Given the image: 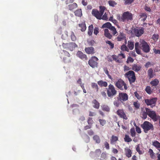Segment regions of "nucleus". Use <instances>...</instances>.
I'll use <instances>...</instances> for the list:
<instances>
[{
	"label": "nucleus",
	"instance_id": "1",
	"mask_svg": "<svg viewBox=\"0 0 160 160\" xmlns=\"http://www.w3.org/2000/svg\"><path fill=\"white\" fill-rule=\"evenodd\" d=\"M125 77L127 78L130 83L135 82L136 79L135 72L132 70H130L125 74Z\"/></svg>",
	"mask_w": 160,
	"mask_h": 160
},
{
	"label": "nucleus",
	"instance_id": "2",
	"mask_svg": "<svg viewBox=\"0 0 160 160\" xmlns=\"http://www.w3.org/2000/svg\"><path fill=\"white\" fill-rule=\"evenodd\" d=\"M141 128L143 129L145 133H147L150 130H153V126L152 124L148 121H145L141 125Z\"/></svg>",
	"mask_w": 160,
	"mask_h": 160
},
{
	"label": "nucleus",
	"instance_id": "3",
	"mask_svg": "<svg viewBox=\"0 0 160 160\" xmlns=\"http://www.w3.org/2000/svg\"><path fill=\"white\" fill-rule=\"evenodd\" d=\"M132 14L128 12H126L122 14L121 18H120V19L123 22H128L129 21L132 20Z\"/></svg>",
	"mask_w": 160,
	"mask_h": 160
},
{
	"label": "nucleus",
	"instance_id": "4",
	"mask_svg": "<svg viewBox=\"0 0 160 160\" xmlns=\"http://www.w3.org/2000/svg\"><path fill=\"white\" fill-rule=\"evenodd\" d=\"M145 110L147 112L148 115L154 121H156L159 118V116L157 115L155 112L153 111H151L150 109L145 108Z\"/></svg>",
	"mask_w": 160,
	"mask_h": 160
},
{
	"label": "nucleus",
	"instance_id": "5",
	"mask_svg": "<svg viewBox=\"0 0 160 160\" xmlns=\"http://www.w3.org/2000/svg\"><path fill=\"white\" fill-rule=\"evenodd\" d=\"M107 93L109 97H112L116 94L117 91L113 85H109L108 88L107 89Z\"/></svg>",
	"mask_w": 160,
	"mask_h": 160
},
{
	"label": "nucleus",
	"instance_id": "6",
	"mask_svg": "<svg viewBox=\"0 0 160 160\" xmlns=\"http://www.w3.org/2000/svg\"><path fill=\"white\" fill-rule=\"evenodd\" d=\"M98 60V58L95 56L92 57L88 61L89 65L92 68L97 67L98 66L97 62Z\"/></svg>",
	"mask_w": 160,
	"mask_h": 160
},
{
	"label": "nucleus",
	"instance_id": "7",
	"mask_svg": "<svg viewBox=\"0 0 160 160\" xmlns=\"http://www.w3.org/2000/svg\"><path fill=\"white\" fill-rule=\"evenodd\" d=\"M116 86L118 88L121 90H123L122 87L124 86V88L125 90H127L128 88L126 84L125 83L123 80L121 79H119L118 80L117 82L115 84Z\"/></svg>",
	"mask_w": 160,
	"mask_h": 160
},
{
	"label": "nucleus",
	"instance_id": "8",
	"mask_svg": "<svg viewBox=\"0 0 160 160\" xmlns=\"http://www.w3.org/2000/svg\"><path fill=\"white\" fill-rule=\"evenodd\" d=\"M140 43L142 45L141 48L142 50L145 52H148L150 51V48L147 42L143 40H141Z\"/></svg>",
	"mask_w": 160,
	"mask_h": 160
},
{
	"label": "nucleus",
	"instance_id": "9",
	"mask_svg": "<svg viewBox=\"0 0 160 160\" xmlns=\"http://www.w3.org/2000/svg\"><path fill=\"white\" fill-rule=\"evenodd\" d=\"M156 101L157 99L156 98L145 99V102L146 104L148 106H151V107L152 108L155 106Z\"/></svg>",
	"mask_w": 160,
	"mask_h": 160
},
{
	"label": "nucleus",
	"instance_id": "10",
	"mask_svg": "<svg viewBox=\"0 0 160 160\" xmlns=\"http://www.w3.org/2000/svg\"><path fill=\"white\" fill-rule=\"evenodd\" d=\"M117 99H119L121 101H125L128 100V96L126 93H120Z\"/></svg>",
	"mask_w": 160,
	"mask_h": 160
},
{
	"label": "nucleus",
	"instance_id": "11",
	"mask_svg": "<svg viewBox=\"0 0 160 160\" xmlns=\"http://www.w3.org/2000/svg\"><path fill=\"white\" fill-rule=\"evenodd\" d=\"M92 14L98 19H101V17L102 16V14L97 9H93L92 12Z\"/></svg>",
	"mask_w": 160,
	"mask_h": 160
},
{
	"label": "nucleus",
	"instance_id": "12",
	"mask_svg": "<svg viewBox=\"0 0 160 160\" xmlns=\"http://www.w3.org/2000/svg\"><path fill=\"white\" fill-rule=\"evenodd\" d=\"M116 113L120 118L125 120L128 119V118L122 109H118Z\"/></svg>",
	"mask_w": 160,
	"mask_h": 160
},
{
	"label": "nucleus",
	"instance_id": "13",
	"mask_svg": "<svg viewBox=\"0 0 160 160\" xmlns=\"http://www.w3.org/2000/svg\"><path fill=\"white\" fill-rule=\"evenodd\" d=\"M134 33L136 36L139 37L143 34L144 32L143 28L140 29L135 28L133 30Z\"/></svg>",
	"mask_w": 160,
	"mask_h": 160
},
{
	"label": "nucleus",
	"instance_id": "14",
	"mask_svg": "<svg viewBox=\"0 0 160 160\" xmlns=\"http://www.w3.org/2000/svg\"><path fill=\"white\" fill-rule=\"evenodd\" d=\"M76 55L78 57L82 59H88L86 55L83 54L82 52L80 51H78Z\"/></svg>",
	"mask_w": 160,
	"mask_h": 160
},
{
	"label": "nucleus",
	"instance_id": "15",
	"mask_svg": "<svg viewBox=\"0 0 160 160\" xmlns=\"http://www.w3.org/2000/svg\"><path fill=\"white\" fill-rule=\"evenodd\" d=\"M125 35L122 32H120L119 34L116 38V39L118 41H121L125 39Z\"/></svg>",
	"mask_w": 160,
	"mask_h": 160
},
{
	"label": "nucleus",
	"instance_id": "16",
	"mask_svg": "<svg viewBox=\"0 0 160 160\" xmlns=\"http://www.w3.org/2000/svg\"><path fill=\"white\" fill-rule=\"evenodd\" d=\"M85 50L86 53L88 54H92L95 53L94 48L92 47L86 48Z\"/></svg>",
	"mask_w": 160,
	"mask_h": 160
},
{
	"label": "nucleus",
	"instance_id": "17",
	"mask_svg": "<svg viewBox=\"0 0 160 160\" xmlns=\"http://www.w3.org/2000/svg\"><path fill=\"white\" fill-rule=\"evenodd\" d=\"M141 68V67L136 64H134L132 66V69L135 72H137L139 71Z\"/></svg>",
	"mask_w": 160,
	"mask_h": 160
},
{
	"label": "nucleus",
	"instance_id": "18",
	"mask_svg": "<svg viewBox=\"0 0 160 160\" xmlns=\"http://www.w3.org/2000/svg\"><path fill=\"white\" fill-rule=\"evenodd\" d=\"M104 35L105 36L109 39H111L112 37V35L110 33L109 30L108 29L104 30Z\"/></svg>",
	"mask_w": 160,
	"mask_h": 160
},
{
	"label": "nucleus",
	"instance_id": "19",
	"mask_svg": "<svg viewBox=\"0 0 160 160\" xmlns=\"http://www.w3.org/2000/svg\"><path fill=\"white\" fill-rule=\"evenodd\" d=\"M76 47H77V46L74 43L72 42L68 43V49L71 51H72Z\"/></svg>",
	"mask_w": 160,
	"mask_h": 160
},
{
	"label": "nucleus",
	"instance_id": "20",
	"mask_svg": "<svg viewBox=\"0 0 160 160\" xmlns=\"http://www.w3.org/2000/svg\"><path fill=\"white\" fill-rule=\"evenodd\" d=\"M134 46V42L131 40L129 41L128 42V47L130 49L132 50Z\"/></svg>",
	"mask_w": 160,
	"mask_h": 160
},
{
	"label": "nucleus",
	"instance_id": "21",
	"mask_svg": "<svg viewBox=\"0 0 160 160\" xmlns=\"http://www.w3.org/2000/svg\"><path fill=\"white\" fill-rule=\"evenodd\" d=\"M118 140V137L112 135L110 140L111 143L112 144H114L116 141Z\"/></svg>",
	"mask_w": 160,
	"mask_h": 160
},
{
	"label": "nucleus",
	"instance_id": "22",
	"mask_svg": "<svg viewBox=\"0 0 160 160\" xmlns=\"http://www.w3.org/2000/svg\"><path fill=\"white\" fill-rule=\"evenodd\" d=\"M74 13L76 16L81 17L82 15L81 9H79L76 10L74 12Z\"/></svg>",
	"mask_w": 160,
	"mask_h": 160
},
{
	"label": "nucleus",
	"instance_id": "23",
	"mask_svg": "<svg viewBox=\"0 0 160 160\" xmlns=\"http://www.w3.org/2000/svg\"><path fill=\"white\" fill-rule=\"evenodd\" d=\"M159 83V80L157 79H155L150 82V83L152 86H157Z\"/></svg>",
	"mask_w": 160,
	"mask_h": 160
},
{
	"label": "nucleus",
	"instance_id": "24",
	"mask_svg": "<svg viewBox=\"0 0 160 160\" xmlns=\"http://www.w3.org/2000/svg\"><path fill=\"white\" fill-rule=\"evenodd\" d=\"M98 84L101 87H106L108 85L107 83L106 82L103 81L102 80L98 81Z\"/></svg>",
	"mask_w": 160,
	"mask_h": 160
},
{
	"label": "nucleus",
	"instance_id": "25",
	"mask_svg": "<svg viewBox=\"0 0 160 160\" xmlns=\"http://www.w3.org/2000/svg\"><path fill=\"white\" fill-rule=\"evenodd\" d=\"M112 26L111 24L109 22H107L104 24L102 26V28H108L110 29V28Z\"/></svg>",
	"mask_w": 160,
	"mask_h": 160
},
{
	"label": "nucleus",
	"instance_id": "26",
	"mask_svg": "<svg viewBox=\"0 0 160 160\" xmlns=\"http://www.w3.org/2000/svg\"><path fill=\"white\" fill-rule=\"evenodd\" d=\"M79 26L81 28V30L82 32H84L85 31L86 28L85 24L84 22H83L81 24H79Z\"/></svg>",
	"mask_w": 160,
	"mask_h": 160
},
{
	"label": "nucleus",
	"instance_id": "27",
	"mask_svg": "<svg viewBox=\"0 0 160 160\" xmlns=\"http://www.w3.org/2000/svg\"><path fill=\"white\" fill-rule=\"evenodd\" d=\"M152 145L156 148H160V143L157 141L155 140L152 142Z\"/></svg>",
	"mask_w": 160,
	"mask_h": 160
},
{
	"label": "nucleus",
	"instance_id": "28",
	"mask_svg": "<svg viewBox=\"0 0 160 160\" xmlns=\"http://www.w3.org/2000/svg\"><path fill=\"white\" fill-rule=\"evenodd\" d=\"M140 19L141 20L143 21H144L145 20H146L147 18V16L146 14L144 13H141L140 14Z\"/></svg>",
	"mask_w": 160,
	"mask_h": 160
},
{
	"label": "nucleus",
	"instance_id": "29",
	"mask_svg": "<svg viewBox=\"0 0 160 160\" xmlns=\"http://www.w3.org/2000/svg\"><path fill=\"white\" fill-rule=\"evenodd\" d=\"M125 153L126 156L128 158L131 156L132 152L131 150L128 148L125 149Z\"/></svg>",
	"mask_w": 160,
	"mask_h": 160
},
{
	"label": "nucleus",
	"instance_id": "30",
	"mask_svg": "<svg viewBox=\"0 0 160 160\" xmlns=\"http://www.w3.org/2000/svg\"><path fill=\"white\" fill-rule=\"evenodd\" d=\"M148 153H149L150 157L151 158L154 159L155 158V154L151 149H149L148 151Z\"/></svg>",
	"mask_w": 160,
	"mask_h": 160
},
{
	"label": "nucleus",
	"instance_id": "31",
	"mask_svg": "<svg viewBox=\"0 0 160 160\" xmlns=\"http://www.w3.org/2000/svg\"><path fill=\"white\" fill-rule=\"evenodd\" d=\"M93 29V27L92 25H90L88 28V34L89 35H91L92 33Z\"/></svg>",
	"mask_w": 160,
	"mask_h": 160
},
{
	"label": "nucleus",
	"instance_id": "32",
	"mask_svg": "<svg viewBox=\"0 0 160 160\" xmlns=\"http://www.w3.org/2000/svg\"><path fill=\"white\" fill-rule=\"evenodd\" d=\"M93 103L94 104L93 107L97 109H98L99 107V104L97 101L95 99L93 101Z\"/></svg>",
	"mask_w": 160,
	"mask_h": 160
},
{
	"label": "nucleus",
	"instance_id": "33",
	"mask_svg": "<svg viewBox=\"0 0 160 160\" xmlns=\"http://www.w3.org/2000/svg\"><path fill=\"white\" fill-rule=\"evenodd\" d=\"M77 7L78 5L76 3H73L72 4L69 5V9L70 10H72L76 8Z\"/></svg>",
	"mask_w": 160,
	"mask_h": 160
},
{
	"label": "nucleus",
	"instance_id": "34",
	"mask_svg": "<svg viewBox=\"0 0 160 160\" xmlns=\"http://www.w3.org/2000/svg\"><path fill=\"white\" fill-rule=\"evenodd\" d=\"M124 141L127 142H129L132 141V139L129 136L127 135H125L124 138Z\"/></svg>",
	"mask_w": 160,
	"mask_h": 160
},
{
	"label": "nucleus",
	"instance_id": "35",
	"mask_svg": "<svg viewBox=\"0 0 160 160\" xmlns=\"http://www.w3.org/2000/svg\"><path fill=\"white\" fill-rule=\"evenodd\" d=\"M148 75L150 78L153 77V70L152 68H150L148 71Z\"/></svg>",
	"mask_w": 160,
	"mask_h": 160
},
{
	"label": "nucleus",
	"instance_id": "36",
	"mask_svg": "<svg viewBox=\"0 0 160 160\" xmlns=\"http://www.w3.org/2000/svg\"><path fill=\"white\" fill-rule=\"evenodd\" d=\"M93 139L95 142L98 143H99L100 142V140L99 137L98 135H95L93 137Z\"/></svg>",
	"mask_w": 160,
	"mask_h": 160
},
{
	"label": "nucleus",
	"instance_id": "37",
	"mask_svg": "<svg viewBox=\"0 0 160 160\" xmlns=\"http://www.w3.org/2000/svg\"><path fill=\"white\" fill-rule=\"evenodd\" d=\"M91 86L92 88L96 89V92H98V85L95 83H92Z\"/></svg>",
	"mask_w": 160,
	"mask_h": 160
},
{
	"label": "nucleus",
	"instance_id": "38",
	"mask_svg": "<svg viewBox=\"0 0 160 160\" xmlns=\"http://www.w3.org/2000/svg\"><path fill=\"white\" fill-rule=\"evenodd\" d=\"M120 48L121 50L123 51H126L128 52L129 51V50L127 47L124 44L121 46Z\"/></svg>",
	"mask_w": 160,
	"mask_h": 160
},
{
	"label": "nucleus",
	"instance_id": "39",
	"mask_svg": "<svg viewBox=\"0 0 160 160\" xmlns=\"http://www.w3.org/2000/svg\"><path fill=\"white\" fill-rule=\"evenodd\" d=\"M122 101L119 99H118L117 100L114 101L113 102L114 105L117 107H118Z\"/></svg>",
	"mask_w": 160,
	"mask_h": 160
},
{
	"label": "nucleus",
	"instance_id": "40",
	"mask_svg": "<svg viewBox=\"0 0 160 160\" xmlns=\"http://www.w3.org/2000/svg\"><path fill=\"white\" fill-rule=\"evenodd\" d=\"M110 30L112 32V34L113 35H115L118 33L116 28L113 26L111 27Z\"/></svg>",
	"mask_w": 160,
	"mask_h": 160
},
{
	"label": "nucleus",
	"instance_id": "41",
	"mask_svg": "<svg viewBox=\"0 0 160 160\" xmlns=\"http://www.w3.org/2000/svg\"><path fill=\"white\" fill-rule=\"evenodd\" d=\"M145 91L146 92L149 94H151L152 91L151 89V88L150 86H148L146 87V88L145 89Z\"/></svg>",
	"mask_w": 160,
	"mask_h": 160
},
{
	"label": "nucleus",
	"instance_id": "42",
	"mask_svg": "<svg viewBox=\"0 0 160 160\" xmlns=\"http://www.w3.org/2000/svg\"><path fill=\"white\" fill-rule=\"evenodd\" d=\"M102 109L103 110L107 112H109L110 111V108L107 105H103L102 106Z\"/></svg>",
	"mask_w": 160,
	"mask_h": 160
},
{
	"label": "nucleus",
	"instance_id": "43",
	"mask_svg": "<svg viewBox=\"0 0 160 160\" xmlns=\"http://www.w3.org/2000/svg\"><path fill=\"white\" fill-rule=\"evenodd\" d=\"M108 3L110 6L113 7L115 6L117 4V3H116L115 1L112 0L108 1Z\"/></svg>",
	"mask_w": 160,
	"mask_h": 160
},
{
	"label": "nucleus",
	"instance_id": "44",
	"mask_svg": "<svg viewBox=\"0 0 160 160\" xmlns=\"http://www.w3.org/2000/svg\"><path fill=\"white\" fill-rule=\"evenodd\" d=\"M131 135L132 137H135L136 135V132L134 128L130 129Z\"/></svg>",
	"mask_w": 160,
	"mask_h": 160
},
{
	"label": "nucleus",
	"instance_id": "45",
	"mask_svg": "<svg viewBox=\"0 0 160 160\" xmlns=\"http://www.w3.org/2000/svg\"><path fill=\"white\" fill-rule=\"evenodd\" d=\"M136 149L137 151L138 152L139 154H141L143 153L142 151L140 150V146L139 144L137 145Z\"/></svg>",
	"mask_w": 160,
	"mask_h": 160
},
{
	"label": "nucleus",
	"instance_id": "46",
	"mask_svg": "<svg viewBox=\"0 0 160 160\" xmlns=\"http://www.w3.org/2000/svg\"><path fill=\"white\" fill-rule=\"evenodd\" d=\"M99 8L100 9V12L103 15L106 8L105 7L103 6H100L99 7Z\"/></svg>",
	"mask_w": 160,
	"mask_h": 160
},
{
	"label": "nucleus",
	"instance_id": "47",
	"mask_svg": "<svg viewBox=\"0 0 160 160\" xmlns=\"http://www.w3.org/2000/svg\"><path fill=\"white\" fill-rule=\"evenodd\" d=\"M106 43L110 46L111 48L112 49L113 48L114 44L111 41H106Z\"/></svg>",
	"mask_w": 160,
	"mask_h": 160
},
{
	"label": "nucleus",
	"instance_id": "48",
	"mask_svg": "<svg viewBox=\"0 0 160 160\" xmlns=\"http://www.w3.org/2000/svg\"><path fill=\"white\" fill-rule=\"evenodd\" d=\"M159 38V36L158 34H154L152 37V38L153 40L155 41H157L158 39Z\"/></svg>",
	"mask_w": 160,
	"mask_h": 160
},
{
	"label": "nucleus",
	"instance_id": "49",
	"mask_svg": "<svg viewBox=\"0 0 160 160\" xmlns=\"http://www.w3.org/2000/svg\"><path fill=\"white\" fill-rule=\"evenodd\" d=\"M134 61V60L133 59L130 57H129L128 58L127 61V63H129V62H132Z\"/></svg>",
	"mask_w": 160,
	"mask_h": 160
},
{
	"label": "nucleus",
	"instance_id": "50",
	"mask_svg": "<svg viewBox=\"0 0 160 160\" xmlns=\"http://www.w3.org/2000/svg\"><path fill=\"white\" fill-rule=\"evenodd\" d=\"M147 112L146 111H144L142 113V118L144 119H146L147 118Z\"/></svg>",
	"mask_w": 160,
	"mask_h": 160
},
{
	"label": "nucleus",
	"instance_id": "51",
	"mask_svg": "<svg viewBox=\"0 0 160 160\" xmlns=\"http://www.w3.org/2000/svg\"><path fill=\"white\" fill-rule=\"evenodd\" d=\"M118 57L120 59H122V58H125V55L123 53H120L118 54Z\"/></svg>",
	"mask_w": 160,
	"mask_h": 160
},
{
	"label": "nucleus",
	"instance_id": "52",
	"mask_svg": "<svg viewBox=\"0 0 160 160\" xmlns=\"http://www.w3.org/2000/svg\"><path fill=\"white\" fill-rule=\"evenodd\" d=\"M133 105L137 108H139L140 104L138 103V102H133Z\"/></svg>",
	"mask_w": 160,
	"mask_h": 160
},
{
	"label": "nucleus",
	"instance_id": "53",
	"mask_svg": "<svg viewBox=\"0 0 160 160\" xmlns=\"http://www.w3.org/2000/svg\"><path fill=\"white\" fill-rule=\"evenodd\" d=\"M124 1L125 4H129L131 3L133 1V0H124Z\"/></svg>",
	"mask_w": 160,
	"mask_h": 160
},
{
	"label": "nucleus",
	"instance_id": "54",
	"mask_svg": "<svg viewBox=\"0 0 160 160\" xmlns=\"http://www.w3.org/2000/svg\"><path fill=\"white\" fill-rule=\"evenodd\" d=\"M99 121L100 124L102 126H104L106 123V121L103 119H99Z\"/></svg>",
	"mask_w": 160,
	"mask_h": 160
},
{
	"label": "nucleus",
	"instance_id": "55",
	"mask_svg": "<svg viewBox=\"0 0 160 160\" xmlns=\"http://www.w3.org/2000/svg\"><path fill=\"white\" fill-rule=\"evenodd\" d=\"M71 38L72 40L73 41L76 40V37L73 32H72L71 34Z\"/></svg>",
	"mask_w": 160,
	"mask_h": 160
},
{
	"label": "nucleus",
	"instance_id": "56",
	"mask_svg": "<svg viewBox=\"0 0 160 160\" xmlns=\"http://www.w3.org/2000/svg\"><path fill=\"white\" fill-rule=\"evenodd\" d=\"M152 65V64L151 62H148L145 65V66L146 68H148L150 67Z\"/></svg>",
	"mask_w": 160,
	"mask_h": 160
},
{
	"label": "nucleus",
	"instance_id": "57",
	"mask_svg": "<svg viewBox=\"0 0 160 160\" xmlns=\"http://www.w3.org/2000/svg\"><path fill=\"white\" fill-rule=\"evenodd\" d=\"M101 19L104 20H107L108 19L107 14L106 13H105L104 15L101 17Z\"/></svg>",
	"mask_w": 160,
	"mask_h": 160
},
{
	"label": "nucleus",
	"instance_id": "58",
	"mask_svg": "<svg viewBox=\"0 0 160 160\" xmlns=\"http://www.w3.org/2000/svg\"><path fill=\"white\" fill-rule=\"evenodd\" d=\"M134 94L135 96L138 99H140L142 98V97L140 96L137 92H135Z\"/></svg>",
	"mask_w": 160,
	"mask_h": 160
},
{
	"label": "nucleus",
	"instance_id": "59",
	"mask_svg": "<svg viewBox=\"0 0 160 160\" xmlns=\"http://www.w3.org/2000/svg\"><path fill=\"white\" fill-rule=\"evenodd\" d=\"M95 43V42L93 40H91L88 41V43L89 46H93Z\"/></svg>",
	"mask_w": 160,
	"mask_h": 160
},
{
	"label": "nucleus",
	"instance_id": "60",
	"mask_svg": "<svg viewBox=\"0 0 160 160\" xmlns=\"http://www.w3.org/2000/svg\"><path fill=\"white\" fill-rule=\"evenodd\" d=\"M136 130L137 133H141V129L137 126H136Z\"/></svg>",
	"mask_w": 160,
	"mask_h": 160
},
{
	"label": "nucleus",
	"instance_id": "61",
	"mask_svg": "<svg viewBox=\"0 0 160 160\" xmlns=\"http://www.w3.org/2000/svg\"><path fill=\"white\" fill-rule=\"evenodd\" d=\"M88 123L89 124H91L93 123V121L92 118H89L88 119Z\"/></svg>",
	"mask_w": 160,
	"mask_h": 160
},
{
	"label": "nucleus",
	"instance_id": "62",
	"mask_svg": "<svg viewBox=\"0 0 160 160\" xmlns=\"http://www.w3.org/2000/svg\"><path fill=\"white\" fill-rule=\"evenodd\" d=\"M98 33V28L97 27L95 28L94 30V33L95 35H97Z\"/></svg>",
	"mask_w": 160,
	"mask_h": 160
},
{
	"label": "nucleus",
	"instance_id": "63",
	"mask_svg": "<svg viewBox=\"0 0 160 160\" xmlns=\"http://www.w3.org/2000/svg\"><path fill=\"white\" fill-rule=\"evenodd\" d=\"M104 145L105 148L107 149H109V145L108 143L107 142H105L104 143Z\"/></svg>",
	"mask_w": 160,
	"mask_h": 160
},
{
	"label": "nucleus",
	"instance_id": "64",
	"mask_svg": "<svg viewBox=\"0 0 160 160\" xmlns=\"http://www.w3.org/2000/svg\"><path fill=\"white\" fill-rule=\"evenodd\" d=\"M153 51L155 54H160V50H156L155 49H154Z\"/></svg>",
	"mask_w": 160,
	"mask_h": 160
}]
</instances>
